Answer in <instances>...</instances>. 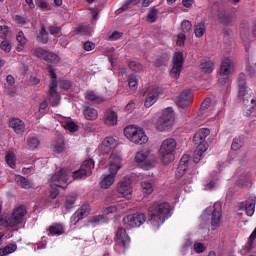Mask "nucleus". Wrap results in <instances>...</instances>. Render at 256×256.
<instances>
[{
  "mask_svg": "<svg viewBox=\"0 0 256 256\" xmlns=\"http://www.w3.org/2000/svg\"><path fill=\"white\" fill-rule=\"evenodd\" d=\"M171 217V204L168 202H153L148 207V221L153 227H159Z\"/></svg>",
  "mask_w": 256,
  "mask_h": 256,
  "instance_id": "nucleus-1",
  "label": "nucleus"
},
{
  "mask_svg": "<svg viewBox=\"0 0 256 256\" xmlns=\"http://www.w3.org/2000/svg\"><path fill=\"white\" fill-rule=\"evenodd\" d=\"M176 147L177 142L173 138H168L162 142L159 149V155L161 161H163L165 165H169V163H173V161H175Z\"/></svg>",
  "mask_w": 256,
  "mask_h": 256,
  "instance_id": "nucleus-2",
  "label": "nucleus"
},
{
  "mask_svg": "<svg viewBox=\"0 0 256 256\" xmlns=\"http://www.w3.org/2000/svg\"><path fill=\"white\" fill-rule=\"evenodd\" d=\"M124 135L127 137V139H129V141L135 143L136 145H145V143L149 141V137H147L145 131L133 125L124 128Z\"/></svg>",
  "mask_w": 256,
  "mask_h": 256,
  "instance_id": "nucleus-3",
  "label": "nucleus"
},
{
  "mask_svg": "<svg viewBox=\"0 0 256 256\" xmlns=\"http://www.w3.org/2000/svg\"><path fill=\"white\" fill-rule=\"evenodd\" d=\"M71 181H73L71 179V171L67 168H61L51 177L50 187L54 186L67 189Z\"/></svg>",
  "mask_w": 256,
  "mask_h": 256,
  "instance_id": "nucleus-4",
  "label": "nucleus"
},
{
  "mask_svg": "<svg viewBox=\"0 0 256 256\" xmlns=\"http://www.w3.org/2000/svg\"><path fill=\"white\" fill-rule=\"evenodd\" d=\"M135 163H137L138 167L144 169V171H149L151 167H155L156 159L151 151L142 150L135 154L134 157Z\"/></svg>",
  "mask_w": 256,
  "mask_h": 256,
  "instance_id": "nucleus-5",
  "label": "nucleus"
},
{
  "mask_svg": "<svg viewBox=\"0 0 256 256\" xmlns=\"http://www.w3.org/2000/svg\"><path fill=\"white\" fill-rule=\"evenodd\" d=\"M48 73L50 75V90L48 93V99L51 103L52 107H57L59 105V101H61V96L59 92H57V74L55 73V69L51 67V65L47 66Z\"/></svg>",
  "mask_w": 256,
  "mask_h": 256,
  "instance_id": "nucleus-6",
  "label": "nucleus"
},
{
  "mask_svg": "<svg viewBox=\"0 0 256 256\" xmlns=\"http://www.w3.org/2000/svg\"><path fill=\"white\" fill-rule=\"evenodd\" d=\"M209 135H211V130H209V128H202L195 133L193 141L194 145H197V155L201 156L203 153H205V151H207V149H209V143L205 141Z\"/></svg>",
  "mask_w": 256,
  "mask_h": 256,
  "instance_id": "nucleus-7",
  "label": "nucleus"
},
{
  "mask_svg": "<svg viewBox=\"0 0 256 256\" xmlns=\"http://www.w3.org/2000/svg\"><path fill=\"white\" fill-rule=\"evenodd\" d=\"M238 93L237 97L240 101L247 105L251 99L253 91L247 87V78L245 73H240L237 77Z\"/></svg>",
  "mask_w": 256,
  "mask_h": 256,
  "instance_id": "nucleus-8",
  "label": "nucleus"
},
{
  "mask_svg": "<svg viewBox=\"0 0 256 256\" xmlns=\"http://www.w3.org/2000/svg\"><path fill=\"white\" fill-rule=\"evenodd\" d=\"M175 123V112L173 108L168 107L163 112L162 115L158 118L156 123V129L158 131H167L170 127H173Z\"/></svg>",
  "mask_w": 256,
  "mask_h": 256,
  "instance_id": "nucleus-9",
  "label": "nucleus"
},
{
  "mask_svg": "<svg viewBox=\"0 0 256 256\" xmlns=\"http://www.w3.org/2000/svg\"><path fill=\"white\" fill-rule=\"evenodd\" d=\"M114 240L116 247H119L122 250V253H125V251L131 247V237L127 233V230L122 226L118 227L116 230Z\"/></svg>",
  "mask_w": 256,
  "mask_h": 256,
  "instance_id": "nucleus-10",
  "label": "nucleus"
},
{
  "mask_svg": "<svg viewBox=\"0 0 256 256\" xmlns=\"http://www.w3.org/2000/svg\"><path fill=\"white\" fill-rule=\"evenodd\" d=\"M95 168V161L93 159L86 160L82 163L80 168L71 174L72 180L83 179V177H89L93 173Z\"/></svg>",
  "mask_w": 256,
  "mask_h": 256,
  "instance_id": "nucleus-11",
  "label": "nucleus"
},
{
  "mask_svg": "<svg viewBox=\"0 0 256 256\" xmlns=\"http://www.w3.org/2000/svg\"><path fill=\"white\" fill-rule=\"evenodd\" d=\"M25 215H27V209L25 206H19L15 208L11 216L6 220L8 227H17L25 221Z\"/></svg>",
  "mask_w": 256,
  "mask_h": 256,
  "instance_id": "nucleus-12",
  "label": "nucleus"
},
{
  "mask_svg": "<svg viewBox=\"0 0 256 256\" xmlns=\"http://www.w3.org/2000/svg\"><path fill=\"white\" fill-rule=\"evenodd\" d=\"M183 63H185L183 52H175L172 58V68L170 70V77H172L173 79H179L181 71L183 70Z\"/></svg>",
  "mask_w": 256,
  "mask_h": 256,
  "instance_id": "nucleus-13",
  "label": "nucleus"
},
{
  "mask_svg": "<svg viewBox=\"0 0 256 256\" xmlns=\"http://www.w3.org/2000/svg\"><path fill=\"white\" fill-rule=\"evenodd\" d=\"M234 64L233 61L229 58H225L220 66V75L224 78H219V83L221 85H225L229 83V75H231V71L233 70Z\"/></svg>",
  "mask_w": 256,
  "mask_h": 256,
  "instance_id": "nucleus-14",
  "label": "nucleus"
},
{
  "mask_svg": "<svg viewBox=\"0 0 256 256\" xmlns=\"http://www.w3.org/2000/svg\"><path fill=\"white\" fill-rule=\"evenodd\" d=\"M145 221H147V216L144 213H139L125 216L122 223L128 227H141Z\"/></svg>",
  "mask_w": 256,
  "mask_h": 256,
  "instance_id": "nucleus-15",
  "label": "nucleus"
},
{
  "mask_svg": "<svg viewBox=\"0 0 256 256\" xmlns=\"http://www.w3.org/2000/svg\"><path fill=\"white\" fill-rule=\"evenodd\" d=\"M193 103V91L186 89L179 94L177 100V106L179 109L185 110L189 108V105Z\"/></svg>",
  "mask_w": 256,
  "mask_h": 256,
  "instance_id": "nucleus-16",
  "label": "nucleus"
},
{
  "mask_svg": "<svg viewBox=\"0 0 256 256\" xmlns=\"http://www.w3.org/2000/svg\"><path fill=\"white\" fill-rule=\"evenodd\" d=\"M159 95H161V88L154 86L149 91L146 92V98L144 101V107H153L157 100L159 99Z\"/></svg>",
  "mask_w": 256,
  "mask_h": 256,
  "instance_id": "nucleus-17",
  "label": "nucleus"
},
{
  "mask_svg": "<svg viewBox=\"0 0 256 256\" xmlns=\"http://www.w3.org/2000/svg\"><path fill=\"white\" fill-rule=\"evenodd\" d=\"M117 191L120 195L126 199L131 198V193H133V187L131 186V179L124 178L117 185Z\"/></svg>",
  "mask_w": 256,
  "mask_h": 256,
  "instance_id": "nucleus-18",
  "label": "nucleus"
},
{
  "mask_svg": "<svg viewBox=\"0 0 256 256\" xmlns=\"http://www.w3.org/2000/svg\"><path fill=\"white\" fill-rule=\"evenodd\" d=\"M91 213V206L89 204H83L70 218L72 225L79 223L81 219L87 217Z\"/></svg>",
  "mask_w": 256,
  "mask_h": 256,
  "instance_id": "nucleus-19",
  "label": "nucleus"
},
{
  "mask_svg": "<svg viewBox=\"0 0 256 256\" xmlns=\"http://www.w3.org/2000/svg\"><path fill=\"white\" fill-rule=\"evenodd\" d=\"M221 215H222L221 204L215 203L213 206L212 217H211V227L213 230L221 226Z\"/></svg>",
  "mask_w": 256,
  "mask_h": 256,
  "instance_id": "nucleus-20",
  "label": "nucleus"
},
{
  "mask_svg": "<svg viewBox=\"0 0 256 256\" xmlns=\"http://www.w3.org/2000/svg\"><path fill=\"white\" fill-rule=\"evenodd\" d=\"M218 21L220 25H224V27H233L235 24L234 16L229 11H221L217 15Z\"/></svg>",
  "mask_w": 256,
  "mask_h": 256,
  "instance_id": "nucleus-21",
  "label": "nucleus"
},
{
  "mask_svg": "<svg viewBox=\"0 0 256 256\" xmlns=\"http://www.w3.org/2000/svg\"><path fill=\"white\" fill-rule=\"evenodd\" d=\"M109 175L116 177L119 169H121V157L116 155H111L109 158Z\"/></svg>",
  "mask_w": 256,
  "mask_h": 256,
  "instance_id": "nucleus-22",
  "label": "nucleus"
},
{
  "mask_svg": "<svg viewBox=\"0 0 256 256\" xmlns=\"http://www.w3.org/2000/svg\"><path fill=\"white\" fill-rule=\"evenodd\" d=\"M9 127H11L17 135H23L25 133V122L19 118H12L9 121Z\"/></svg>",
  "mask_w": 256,
  "mask_h": 256,
  "instance_id": "nucleus-23",
  "label": "nucleus"
},
{
  "mask_svg": "<svg viewBox=\"0 0 256 256\" xmlns=\"http://www.w3.org/2000/svg\"><path fill=\"white\" fill-rule=\"evenodd\" d=\"M84 98L87 101H90V103H93V105H101V103H105V97L97 95L93 90L86 91Z\"/></svg>",
  "mask_w": 256,
  "mask_h": 256,
  "instance_id": "nucleus-24",
  "label": "nucleus"
},
{
  "mask_svg": "<svg viewBox=\"0 0 256 256\" xmlns=\"http://www.w3.org/2000/svg\"><path fill=\"white\" fill-rule=\"evenodd\" d=\"M189 167V155L184 154L180 159L179 165L176 170L177 177H183L184 173H187V168Z\"/></svg>",
  "mask_w": 256,
  "mask_h": 256,
  "instance_id": "nucleus-25",
  "label": "nucleus"
},
{
  "mask_svg": "<svg viewBox=\"0 0 256 256\" xmlns=\"http://www.w3.org/2000/svg\"><path fill=\"white\" fill-rule=\"evenodd\" d=\"M245 209L246 215L248 217H253V215L255 214V200L251 199V200H247L245 202H242L240 204V209Z\"/></svg>",
  "mask_w": 256,
  "mask_h": 256,
  "instance_id": "nucleus-26",
  "label": "nucleus"
},
{
  "mask_svg": "<svg viewBox=\"0 0 256 256\" xmlns=\"http://www.w3.org/2000/svg\"><path fill=\"white\" fill-rule=\"evenodd\" d=\"M117 147V141L113 137H106L102 142V149L104 153H111L112 149Z\"/></svg>",
  "mask_w": 256,
  "mask_h": 256,
  "instance_id": "nucleus-27",
  "label": "nucleus"
},
{
  "mask_svg": "<svg viewBox=\"0 0 256 256\" xmlns=\"http://www.w3.org/2000/svg\"><path fill=\"white\" fill-rule=\"evenodd\" d=\"M84 117L87 119V121H95L97 117H99V113L97 112V109L91 107V106H84Z\"/></svg>",
  "mask_w": 256,
  "mask_h": 256,
  "instance_id": "nucleus-28",
  "label": "nucleus"
},
{
  "mask_svg": "<svg viewBox=\"0 0 256 256\" xmlns=\"http://www.w3.org/2000/svg\"><path fill=\"white\" fill-rule=\"evenodd\" d=\"M104 123L105 125L114 126L117 123V112L108 109L105 114Z\"/></svg>",
  "mask_w": 256,
  "mask_h": 256,
  "instance_id": "nucleus-29",
  "label": "nucleus"
},
{
  "mask_svg": "<svg viewBox=\"0 0 256 256\" xmlns=\"http://www.w3.org/2000/svg\"><path fill=\"white\" fill-rule=\"evenodd\" d=\"M64 228L62 224L59 223H55L52 224L49 229H48V235H51L52 237H55V235L57 237H59V235H63L64 233Z\"/></svg>",
  "mask_w": 256,
  "mask_h": 256,
  "instance_id": "nucleus-30",
  "label": "nucleus"
},
{
  "mask_svg": "<svg viewBox=\"0 0 256 256\" xmlns=\"http://www.w3.org/2000/svg\"><path fill=\"white\" fill-rule=\"evenodd\" d=\"M26 145L29 151H35V149H37V147L41 145V141L37 136L31 135V136H28L26 140Z\"/></svg>",
  "mask_w": 256,
  "mask_h": 256,
  "instance_id": "nucleus-31",
  "label": "nucleus"
},
{
  "mask_svg": "<svg viewBox=\"0 0 256 256\" xmlns=\"http://www.w3.org/2000/svg\"><path fill=\"white\" fill-rule=\"evenodd\" d=\"M14 180L16 181V183H18L22 187V189H31V188H33V183L31 181H29V179H27L24 176L16 175L14 177Z\"/></svg>",
  "mask_w": 256,
  "mask_h": 256,
  "instance_id": "nucleus-32",
  "label": "nucleus"
},
{
  "mask_svg": "<svg viewBox=\"0 0 256 256\" xmlns=\"http://www.w3.org/2000/svg\"><path fill=\"white\" fill-rule=\"evenodd\" d=\"M6 83L8 86L5 87V93L6 95H15V88L13 85H15V78L13 75H8L6 77Z\"/></svg>",
  "mask_w": 256,
  "mask_h": 256,
  "instance_id": "nucleus-33",
  "label": "nucleus"
},
{
  "mask_svg": "<svg viewBox=\"0 0 256 256\" xmlns=\"http://www.w3.org/2000/svg\"><path fill=\"white\" fill-rule=\"evenodd\" d=\"M244 145H245V136L243 135L236 136L232 140L231 149L232 151H239V149H241V147H243Z\"/></svg>",
  "mask_w": 256,
  "mask_h": 256,
  "instance_id": "nucleus-34",
  "label": "nucleus"
},
{
  "mask_svg": "<svg viewBox=\"0 0 256 256\" xmlns=\"http://www.w3.org/2000/svg\"><path fill=\"white\" fill-rule=\"evenodd\" d=\"M205 33H207L205 21L198 22L194 25V35H196V37L201 38L203 35H205Z\"/></svg>",
  "mask_w": 256,
  "mask_h": 256,
  "instance_id": "nucleus-35",
  "label": "nucleus"
},
{
  "mask_svg": "<svg viewBox=\"0 0 256 256\" xmlns=\"http://www.w3.org/2000/svg\"><path fill=\"white\" fill-rule=\"evenodd\" d=\"M200 69H202L204 73H213L215 64H213V61L209 59H204L200 63Z\"/></svg>",
  "mask_w": 256,
  "mask_h": 256,
  "instance_id": "nucleus-36",
  "label": "nucleus"
},
{
  "mask_svg": "<svg viewBox=\"0 0 256 256\" xmlns=\"http://www.w3.org/2000/svg\"><path fill=\"white\" fill-rule=\"evenodd\" d=\"M113 183H115V176L108 174V175L104 176V178L100 182V187L102 189H109V187H111V185H113Z\"/></svg>",
  "mask_w": 256,
  "mask_h": 256,
  "instance_id": "nucleus-37",
  "label": "nucleus"
},
{
  "mask_svg": "<svg viewBox=\"0 0 256 256\" xmlns=\"http://www.w3.org/2000/svg\"><path fill=\"white\" fill-rule=\"evenodd\" d=\"M16 39L18 41L17 51L21 52L23 51V47L27 45V38L25 37V34L23 33V31L18 32Z\"/></svg>",
  "mask_w": 256,
  "mask_h": 256,
  "instance_id": "nucleus-38",
  "label": "nucleus"
},
{
  "mask_svg": "<svg viewBox=\"0 0 256 256\" xmlns=\"http://www.w3.org/2000/svg\"><path fill=\"white\" fill-rule=\"evenodd\" d=\"M158 15L159 9H157V7L151 8L146 16L147 23H155V21H157Z\"/></svg>",
  "mask_w": 256,
  "mask_h": 256,
  "instance_id": "nucleus-39",
  "label": "nucleus"
},
{
  "mask_svg": "<svg viewBox=\"0 0 256 256\" xmlns=\"http://www.w3.org/2000/svg\"><path fill=\"white\" fill-rule=\"evenodd\" d=\"M16 251V244H8L6 247L0 248V256L11 255V253H15Z\"/></svg>",
  "mask_w": 256,
  "mask_h": 256,
  "instance_id": "nucleus-40",
  "label": "nucleus"
},
{
  "mask_svg": "<svg viewBox=\"0 0 256 256\" xmlns=\"http://www.w3.org/2000/svg\"><path fill=\"white\" fill-rule=\"evenodd\" d=\"M75 201H77V197L70 195L66 196L65 202H64V207L66 211H71L75 207Z\"/></svg>",
  "mask_w": 256,
  "mask_h": 256,
  "instance_id": "nucleus-41",
  "label": "nucleus"
},
{
  "mask_svg": "<svg viewBox=\"0 0 256 256\" xmlns=\"http://www.w3.org/2000/svg\"><path fill=\"white\" fill-rule=\"evenodd\" d=\"M52 149L55 153H62L63 149H65V142L62 139H57L52 142Z\"/></svg>",
  "mask_w": 256,
  "mask_h": 256,
  "instance_id": "nucleus-42",
  "label": "nucleus"
},
{
  "mask_svg": "<svg viewBox=\"0 0 256 256\" xmlns=\"http://www.w3.org/2000/svg\"><path fill=\"white\" fill-rule=\"evenodd\" d=\"M47 50L38 47V48H33L31 50L32 55H34V57H37L38 59H43L45 61V57L47 56Z\"/></svg>",
  "mask_w": 256,
  "mask_h": 256,
  "instance_id": "nucleus-43",
  "label": "nucleus"
},
{
  "mask_svg": "<svg viewBox=\"0 0 256 256\" xmlns=\"http://www.w3.org/2000/svg\"><path fill=\"white\" fill-rule=\"evenodd\" d=\"M246 117H251V115H256V100L251 99V105L246 108L244 112Z\"/></svg>",
  "mask_w": 256,
  "mask_h": 256,
  "instance_id": "nucleus-44",
  "label": "nucleus"
},
{
  "mask_svg": "<svg viewBox=\"0 0 256 256\" xmlns=\"http://www.w3.org/2000/svg\"><path fill=\"white\" fill-rule=\"evenodd\" d=\"M44 61H47L48 63H59L60 58L59 55L48 51L46 52V57Z\"/></svg>",
  "mask_w": 256,
  "mask_h": 256,
  "instance_id": "nucleus-45",
  "label": "nucleus"
},
{
  "mask_svg": "<svg viewBox=\"0 0 256 256\" xmlns=\"http://www.w3.org/2000/svg\"><path fill=\"white\" fill-rule=\"evenodd\" d=\"M141 187L143 193H146V195H151V193H153V183L149 181H143L141 183Z\"/></svg>",
  "mask_w": 256,
  "mask_h": 256,
  "instance_id": "nucleus-46",
  "label": "nucleus"
},
{
  "mask_svg": "<svg viewBox=\"0 0 256 256\" xmlns=\"http://www.w3.org/2000/svg\"><path fill=\"white\" fill-rule=\"evenodd\" d=\"M90 223L94 225H99V223H107V217L105 215H96L90 217Z\"/></svg>",
  "mask_w": 256,
  "mask_h": 256,
  "instance_id": "nucleus-47",
  "label": "nucleus"
},
{
  "mask_svg": "<svg viewBox=\"0 0 256 256\" xmlns=\"http://www.w3.org/2000/svg\"><path fill=\"white\" fill-rule=\"evenodd\" d=\"M5 159H6L7 165H9L11 169H15V167L17 166L15 162V154L13 152H10L6 155Z\"/></svg>",
  "mask_w": 256,
  "mask_h": 256,
  "instance_id": "nucleus-48",
  "label": "nucleus"
},
{
  "mask_svg": "<svg viewBox=\"0 0 256 256\" xmlns=\"http://www.w3.org/2000/svg\"><path fill=\"white\" fill-rule=\"evenodd\" d=\"M128 67L131 71H135L136 73H141V71H143V65L139 62L131 61L129 62Z\"/></svg>",
  "mask_w": 256,
  "mask_h": 256,
  "instance_id": "nucleus-49",
  "label": "nucleus"
},
{
  "mask_svg": "<svg viewBox=\"0 0 256 256\" xmlns=\"http://www.w3.org/2000/svg\"><path fill=\"white\" fill-rule=\"evenodd\" d=\"M137 85H138L137 76L135 75L128 76V86L132 91H137Z\"/></svg>",
  "mask_w": 256,
  "mask_h": 256,
  "instance_id": "nucleus-50",
  "label": "nucleus"
},
{
  "mask_svg": "<svg viewBox=\"0 0 256 256\" xmlns=\"http://www.w3.org/2000/svg\"><path fill=\"white\" fill-rule=\"evenodd\" d=\"M193 27V24H191V21L189 20H183L181 23V31L182 33H189V30Z\"/></svg>",
  "mask_w": 256,
  "mask_h": 256,
  "instance_id": "nucleus-51",
  "label": "nucleus"
},
{
  "mask_svg": "<svg viewBox=\"0 0 256 256\" xmlns=\"http://www.w3.org/2000/svg\"><path fill=\"white\" fill-rule=\"evenodd\" d=\"M65 129L71 131V133H75V131L79 129V126H77V124L73 121H67L65 123Z\"/></svg>",
  "mask_w": 256,
  "mask_h": 256,
  "instance_id": "nucleus-52",
  "label": "nucleus"
},
{
  "mask_svg": "<svg viewBox=\"0 0 256 256\" xmlns=\"http://www.w3.org/2000/svg\"><path fill=\"white\" fill-rule=\"evenodd\" d=\"M167 61H169V57L160 56L155 60L154 65H155V67H161V66L165 65L167 63Z\"/></svg>",
  "mask_w": 256,
  "mask_h": 256,
  "instance_id": "nucleus-53",
  "label": "nucleus"
},
{
  "mask_svg": "<svg viewBox=\"0 0 256 256\" xmlns=\"http://www.w3.org/2000/svg\"><path fill=\"white\" fill-rule=\"evenodd\" d=\"M211 105V98H206L200 107V113L201 115H203V113H205V111H207V109H209V106Z\"/></svg>",
  "mask_w": 256,
  "mask_h": 256,
  "instance_id": "nucleus-54",
  "label": "nucleus"
},
{
  "mask_svg": "<svg viewBox=\"0 0 256 256\" xmlns=\"http://www.w3.org/2000/svg\"><path fill=\"white\" fill-rule=\"evenodd\" d=\"M59 86L61 89H65L67 91V90L71 89V82L66 79H60Z\"/></svg>",
  "mask_w": 256,
  "mask_h": 256,
  "instance_id": "nucleus-55",
  "label": "nucleus"
},
{
  "mask_svg": "<svg viewBox=\"0 0 256 256\" xmlns=\"http://www.w3.org/2000/svg\"><path fill=\"white\" fill-rule=\"evenodd\" d=\"M48 31H49L50 35H54V37H56V35H59V33H61V27H59L57 25H52V26L48 27Z\"/></svg>",
  "mask_w": 256,
  "mask_h": 256,
  "instance_id": "nucleus-56",
  "label": "nucleus"
},
{
  "mask_svg": "<svg viewBox=\"0 0 256 256\" xmlns=\"http://www.w3.org/2000/svg\"><path fill=\"white\" fill-rule=\"evenodd\" d=\"M0 49L5 51V53H9V51H11V43H9L7 40L2 41L0 44Z\"/></svg>",
  "mask_w": 256,
  "mask_h": 256,
  "instance_id": "nucleus-57",
  "label": "nucleus"
},
{
  "mask_svg": "<svg viewBox=\"0 0 256 256\" xmlns=\"http://www.w3.org/2000/svg\"><path fill=\"white\" fill-rule=\"evenodd\" d=\"M37 6L39 9H46L47 11H51V6H49V3H47L45 0H38Z\"/></svg>",
  "mask_w": 256,
  "mask_h": 256,
  "instance_id": "nucleus-58",
  "label": "nucleus"
},
{
  "mask_svg": "<svg viewBox=\"0 0 256 256\" xmlns=\"http://www.w3.org/2000/svg\"><path fill=\"white\" fill-rule=\"evenodd\" d=\"M76 33H77V35L85 36V35H87V33H89V28H87V26L80 25L77 27Z\"/></svg>",
  "mask_w": 256,
  "mask_h": 256,
  "instance_id": "nucleus-59",
  "label": "nucleus"
},
{
  "mask_svg": "<svg viewBox=\"0 0 256 256\" xmlns=\"http://www.w3.org/2000/svg\"><path fill=\"white\" fill-rule=\"evenodd\" d=\"M194 251L196 253H203L205 252V245H203V243L198 242L194 244Z\"/></svg>",
  "mask_w": 256,
  "mask_h": 256,
  "instance_id": "nucleus-60",
  "label": "nucleus"
},
{
  "mask_svg": "<svg viewBox=\"0 0 256 256\" xmlns=\"http://www.w3.org/2000/svg\"><path fill=\"white\" fill-rule=\"evenodd\" d=\"M103 213L104 215H111L113 213H117V206L113 205V206L106 207Z\"/></svg>",
  "mask_w": 256,
  "mask_h": 256,
  "instance_id": "nucleus-61",
  "label": "nucleus"
},
{
  "mask_svg": "<svg viewBox=\"0 0 256 256\" xmlns=\"http://www.w3.org/2000/svg\"><path fill=\"white\" fill-rule=\"evenodd\" d=\"M187 39V36L185 35V33H180L178 35V39L176 44L179 45V47L185 45V40Z\"/></svg>",
  "mask_w": 256,
  "mask_h": 256,
  "instance_id": "nucleus-62",
  "label": "nucleus"
},
{
  "mask_svg": "<svg viewBox=\"0 0 256 256\" xmlns=\"http://www.w3.org/2000/svg\"><path fill=\"white\" fill-rule=\"evenodd\" d=\"M58 196H59V187L52 186L50 190L51 199H57Z\"/></svg>",
  "mask_w": 256,
  "mask_h": 256,
  "instance_id": "nucleus-63",
  "label": "nucleus"
},
{
  "mask_svg": "<svg viewBox=\"0 0 256 256\" xmlns=\"http://www.w3.org/2000/svg\"><path fill=\"white\" fill-rule=\"evenodd\" d=\"M83 48L85 51H93L95 49V43L87 41L84 43Z\"/></svg>",
  "mask_w": 256,
  "mask_h": 256,
  "instance_id": "nucleus-64",
  "label": "nucleus"
}]
</instances>
